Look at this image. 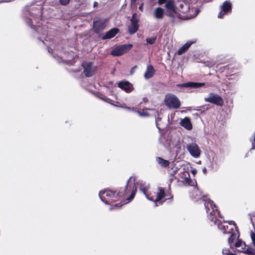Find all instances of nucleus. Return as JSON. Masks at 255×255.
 <instances>
[{
  "mask_svg": "<svg viewBox=\"0 0 255 255\" xmlns=\"http://www.w3.org/2000/svg\"><path fill=\"white\" fill-rule=\"evenodd\" d=\"M135 181V178L130 176L127 181L126 185L119 189L118 192L119 200L123 199L128 203L134 198L137 191Z\"/></svg>",
  "mask_w": 255,
  "mask_h": 255,
  "instance_id": "1",
  "label": "nucleus"
},
{
  "mask_svg": "<svg viewBox=\"0 0 255 255\" xmlns=\"http://www.w3.org/2000/svg\"><path fill=\"white\" fill-rule=\"evenodd\" d=\"M99 195L101 200L107 204H110L111 203L120 200L118 192L111 189H107L100 191Z\"/></svg>",
  "mask_w": 255,
  "mask_h": 255,
  "instance_id": "2",
  "label": "nucleus"
},
{
  "mask_svg": "<svg viewBox=\"0 0 255 255\" xmlns=\"http://www.w3.org/2000/svg\"><path fill=\"white\" fill-rule=\"evenodd\" d=\"M164 103L169 109H178L181 106L178 98L175 95L171 94H168L165 96Z\"/></svg>",
  "mask_w": 255,
  "mask_h": 255,
  "instance_id": "3",
  "label": "nucleus"
},
{
  "mask_svg": "<svg viewBox=\"0 0 255 255\" xmlns=\"http://www.w3.org/2000/svg\"><path fill=\"white\" fill-rule=\"evenodd\" d=\"M178 9L179 12L183 14H186L184 17V19H188L191 18L193 15L191 12L194 10L193 7L190 8L189 3L182 1L181 2L178 7Z\"/></svg>",
  "mask_w": 255,
  "mask_h": 255,
  "instance_id": "4",
  "label": "nucleus"
},
{
  "mask_svg": "<svg viewBox=\"0 0 255 255\" xmlns=\"http://www.w3.org/2000/svg\"><path fill=\"white\" fill-rule=\"evenodd\" d=\"M131 44H126L118 46L111 51V54L114 56H119L128 52L132 47Z\"/></svg>",
  "mask_w": 255,
  "mask_h": 255,
  "instance_id": "5",
  "label": "nucleus"
},
{
  "mask_svg": "<svg viewBox=\"0 0 255 255\" xmlns=\"http://www.w3.org/2000/svg\"><path fill=\"white\" fill-rule=\"evenodd\" d=\"M204 101L220 107H222L224 103V100L222 97L214 93H210L209 97L205 98Z\"/></svg>",
  "mask_w": 255,
  "mask_h": 255,
  "instance_id": "6",
  "label": "nucleus"
},
{
  "mask_svg": "<svg viewBox=\"0 0 255 255\" xmlns=\"http://www.w3.org/2000/svg\"><path fill=\"white\" fill-rule=\"evenodd\" d=\"M130 21V24L128 28V33L130 34H133L137 32L139 28V19L136 13H133Z\"/></svg>",
  "mask_w": 255,
  "mask_h": 255,
  "instance_id": "7",
  "label": "nucleus"
},
{
  "mask_svg": "<svg viewBox=\"0 0 255 255\" xmlns=\"http://www.w3.org/2000/svg\"><path fill=\"white\" fill-rule=\"evenodd\" d=\"M220 8L221 11L218 15V17L219 18H223L225 15L232 12V4L230 0H226L222 3Z\"/></svg>",
  "mask_w": 255,
  "mask_h": 255,
  "instance_id": "8",
  "label": "nucleus"
},
{
  "mask_svg": "<svg viewBox=\"0 0 255 255\" xmlns=\"http://www.w3.org/2000/svg\"><path fill=\"white\" fill-rule=\"evenodd\" d=\"M82 66L84 69L83 72L87 77H92L97 70V67H93L91 62H83Z\"/></svg>",
  "mask_w": 255,
  "mask_h": 255,
  "instance_id": "9",
  "label": "nucleus"
},
{
  "mask_svg": "<svg viewBox=\"0 0 255 255\" xmlns=\"http://www.w3.org/2000/svg\"><path fill=\"white\" fill-rule=\"evenodd\" d=\"M186 148L193 157L198 158L200 156L201 150L196 143H191L187 144Z\"/></svg>",
  "mask_w": 255,
  "mask_h": 255,
  "instance_id": "10",
  "label": "nucleus"
},
{
  "mask_svg": "<svg viewBox=\"0 0 255 255\" xmlns=\"http://www.w3.org/2000/svg\"><path fill=\"white\" fill-rule=\"evenodd\" d=\"M165 195V190L163 188L159 187L158 188V191L156 193V196L154 197L151 196V198H150V200L152 201L155 203L159 202L162 203L163 201H161Z\"/></svg>",
  "mask_w": 255,
  "mask_h": 255,
  "instance_id": "11",
  "label": "nucleus"
},
{
  "mask_svg": "<svg viewBox=\"0 0 255 255\" xmlns=\"http://www.w3.org/2000/svg\"><path fill=\"white\" fill-rule=\"evenodd\" d=\"M205 83H198V82H189L183 84H180L177 85V87L180 88H198L199 87H203L205 86Z\"/></svg>",
  "mask_w": 255,
  "mask_h": 255,
  "instance_id": "12",
  "label": "nucleus"
},
{
  "mask_svg": "<svg viewBox=\"0 0 255 255\" xmlns=\"http://www.w3.org/2000/svg\"><path fill=\"white\" fill-rule=\"evenodd\" d=\"M204 205L207 213L209 212L210 209L209 207V205L210 206L211 208L212 209V211L211 212H213L214 213H217L218 214H220V211L218 210L217 207L216 206L215 203L211 200H208L205 202Z\"/></svg>",
  "mask_w": 255,
  "mask_h": 255,
  "instance_id": "13",
  "label": "nucleus"
},
{
  "mask_svg": "<svg viewBox=\"0 0 255 255\" xmlns=\"http://www.w3.org/2000/svg\"><path fill=\"white\" fill-rule=\"evenodd\" d=\"M118 87L128 93L132 90V85L128 81L119 82Z\"/></svg>",
  "mask_w": 255,
  "mask_h": 255,
  "instance_id": "14",
  "label": "nucleus"
},
{
  "mask_svg": "<svg viewBox=\"0 0 255 255\" xmlns=\"http://www.w3.org/2000/svg\"><path fill=\"white\" fill-rule=\"evenodd\" d=\"M119 32L117 28H113L108 31L105 35L102 37L103 40L111 39L115 36Z\"/></svg>",
  "mask_w": 255,
  "mask_h": 255,
  "instance_id": "15",
  "label": "nucleus"
},
{
  "mask_svg": "<svg viewBox=\"0 0 255 255\" xmlns=\"http://www.w3.org/2000/svg\"><path fill=\"white\" fill-rule=\"evenodd\" d=\"M155 74V70L151 65L147 66L145 72L144 74V77L146 79H149L152 77Z\"/></svg>",
  "mask_w": 255,
  "mask_h": 255,
  "instance_id": "16",
  "label": "nucleus"
},
{
  "mask_svg": "<svg viewBox=\"0 0 255 255\" xmlns=\"http://www.w3.org/2000/svg\"><path fill=\"white\" fill-rule=\"evenodd\" d=\"M218 228L223 232L224 234H230L235 231V229L229 225L223 224L221 222L218 223Z\"/></svg>",
  "mask_w": 255,
  "mask_h": 255,
  "instance_id": "17",
  "label": "nucleus"
},
{
  "mask_svg": "<svg viewBox=\"0 0 255 255\" xmlns=\"http://www.w3.org/2000/svg\"><path fill=\"white\" fill-rule=\"evenodd\" d=\"M229 234H230V237L228 238V243L230 245V246H232V244L235 242V241L236 239H238L240 237V234L239 230H237V231H236L235 230L234 231L230 233Z\"/></svg>",
  "mask_w": 255,
  "mask_h": 255,
  "instance_id": "18",
  "label": "nucleus"
},
{
  "mask_svg": "<svg viewBox=\"0 0 255 255\" xmlns=\"http://www.w3.org/2000/svg\"><path fill=\"white\" fill-rule=\"evenodd\" d=\"M180 124L187 130H191L192 128V125L190 121V119L188 117H185L181 120Z\"/></svg>",
  "mask_w": 255,
  "mask_h": 255,
  "instance_id": "19",
  "label": "nucleus"
},
{
  "mask_svg": "<svg viewBox=\"0 0 255 255\" xmlns=\"http://www.w3.org/2000/svg\"><path fill=\"white\" fill-rule=\"evenodd\" d=\"M105 25L104 23L100 21L94 22V29L96 33H100L105 28Z\"/></svg>",
  "mask_w": 255,
  "mask_h": 255,
  "instance_id": "20",
  "label": "nucleus"
},
{
  "mask_svg": "<svg viewBox=\"0 0 255 255\" xmlns=\"http://www.w3.org/2000/svg\"><path fill=\"white\" fill-rule=\"evenodd\" d=\"M164 9L160 7H156L154 10V16L156 18L162 19L164 17Z\"/></svg>",
  "mask_w": 255,
  "mask_h": 255,
  "instance_id": "21",
  "label": "nucleus"
},
{
  "mask_svg": "<svg viewBox=\"0 0 255 255\" xmlns=\"http://www.w3.org/2000/svg\"><path fill=\"white\" fill-rule=\"evenodd\" d=\"M193 42L188 41L184 44L177 51V53L178 55H181L185 52L187 49L190 47Z\"/></svg>",
  "mask_w": 255,
  "mask_h": 255,
  "instance_id": "22",
  "label": "nucleus"
},
{
  "mask_svg": "<svg viewBox=\"0 0 255 255\" xmlns=\"http://www.w3.org/2000/svg\"><path fill=\"white\" fill-rule=\"evenodd\" d=\"M156 161L162 167L166 168L169 166L170 164V162L168 160H165L160 157H156Z\"/></svg>",
  "mask_w": 255,
  "mask_h": 255,
  "instance_id": "23",
  "label": "nucleus"
},
{
  "mask_svg": "<svg viewBox=\"0 0 255 255\" xmlns=\"http://www.w3.org/2000/svg\"><path fill=\"white\" fill-rule=\"evenodd\" d=\"M165 7L167 10H170L173 12H176V7L175 6L174 1L172 0H168L166 3Z\"/></svg>",
  "mask_w": 255,
  "mask_h": 255,
  "instance_id": "24",
  "label": "nucleus"
},
{
  "mask_svg": "<svg viewBox=\"0 0 255 255\" xmlns=\"http://www.w3.org/2000/svg\"><path fill=\"white\" fill-rule=\"evenodd\" d=\"M238 251L250 255H255V251L252 248L248 247L247 249L242 248L241 250H238Z\"/></svg>",
  "mask_w": 255,
  "mask_h": 255,
  "instance_id": "25",
  "label": "nucleus"
},
{
  "mask_svg": "<svg viewBox=\"0 0 255 255\" xmlns=\"http://www.w3.org/2000/svg\"><path fill=\"white\" fill-rule=\"evenodd\" d=\"M165 197L166 198L163 201V202L165 201V200H170V201H172L173 200V196L171 194L170 185H169L168 190H167V192L165 193Z\"/></svg>",
  "mask_w": 255,
  "mask_h": 255,
  "instance_id": "26",
  "label": "nucleus"
},
{
  "mask_svg": "<svg viewBox=\"0 0 255 255\" xmlns=\"http://www.w3.org/2000/svg\"><path fill=\"white\" fill-rule=\"evenodd\" d=\"M217 213H214L213 212L210 213L209 219L211 221L213 222L215 224H218V221L220 222L219 220H218L216 214Z\"/></svg>",
  "mask_w": 255,
  "mask_h": 255,
  "instance_id": "27",
  "label": "nucleus"
},
{
  "mask_svg": "<svg viewBox=\"0 0 255 255\" xmlns=\"http://www.w3.org/2000/svg\"><path fill=\"white\" fill-rule=\"evenodd\" d=\"M140 190L142 191V192H143V193L145 195V196H146V197L150 200V198H151V196H150L151 194L149 193L148 192V190L144 187V188H141Z\"/></svg>",
  "mask_w": 255,
  "mask_h": 255,
  "instance_id": "28",
  "label": "nucleus"
},
{
  "mask_svg": "<svg viewBox=\"0 0 255 255\" xmlns=\"http://www.w3.org/2000/svg\"><path fill=\"white\" fill-rule=\"evenodd\" d=\"M244 246V247L246 246L245 243H244L241 240H240L239 239H237V241L236 242L235 244V246L236 248H239Z\"/></svg>",
  "mask_w": 255,
  "mask_h": 255,
  "instance_id": "29",
  "label": "nucleus"
},
{
  "mask_svg": "<svg viewBox=\"0 0 255 255\" xmlns=\"http://www.w3.org/2000/svg\"><path fill=\"white\" fill-rule=\"evenodd\" d=\"M156 40V37H152L150 38H147L146 39V41L148 44H153L155 42Z\"/></svg>",
  "mask_w": 255,
  "mask_h": 255,
  "instance_id": "30",
  "label": "nucleus"
},
{
  "mask_svg": "<svg viewBox=\"0 0 255 255\" xmlns=\"http://www.w3.org/2000/svg\"><path fill=\"white\" fill-rule=\"evenodd\" d=\"M227 222L228 223L229 226L230 227H232V228L235 229V230L236 231H237V230H239L237 226V224H236V223L234 221H228Z\"/></svg>",
  "mask_w": 255,
  "mask_h": 255,
  "instance_id": "31",
  "label": "nucleus"
},
{
  "mask_svg": "<svg viewBox=\"0 0 255 255\" xmlns=\"http://www.w3.org/2000/svg\"><path fill=\"white\" fill-rule=\"evenodd\" d=\"M122 206V205L121 203H117L111 206L110 210H112L115 209H120Z\"/></svg>",
  "mask_w": 255,
  "mask_h": 255,
  "instance_id": "32",
  "label": "nucleus"
},
{
  "mask_svg": "<svg viewBox=\"0 0 255 255\" xmlns=\"http://www.w3.org/2000/svg\"><path fill=\"white\" fill-rule=\"evenodd\" d=\"M251 237L252 240L253 244L254 247H255V233L253 232V231H251Z\"/></svg>",
  "mask_w": 255,
  "mask_h": 255,
  "instance_id": "33",
  "label": "nucleus"
},
{
  "mask_svg": "<svg viewBox=\"0 0 255 255\" xmlns=\"http://www.w3.org/2000/svg\"><path fill=\"white\" fill-rule=\"evenodd\" d=\"M70 0H59L60 3L63 5H66L70 2Z\"/></svg>",
  "mask_w": 255,
  "mask_h": 255,
  "instance_id": "34",
  "label": "nucleus"
},
{
  "mask_svg": "<svg viewBox=\"0 0 255 255\" xmlns=\"http://www.w3.org/2000/svg\"><path fill=\"white\" fill-rule=\"evenodd\" d=\"M137 113L138 115L141 117L148 116L149 115V114L147 112L138 111Z\"/></svg>",
  "mask_w": 255,
  "mask_h": 255,
  "instance_id": "35",
  "label": "nucleus"
},
{
  "mask_svg": "<svg viewBox=\"0 0 255 255\" xmlns=\"http://www.w3.org/2000/svg\"><path fill=\"white\" fill-rule=\"evenodd\" d=\"M199 11V9H194V10L193 12H195V13H192V14L193 15L192 18L195 17L198 14Z\"/></svg>",
  "mask_w": 255,
  "mask_h": 255,
  "instance_id": "36",
  "label": "nucleus"
},
{
  "mask_svg": "<svg viewBox=\"0 0 255 255\" xmlns=\"http://www.w3.org/2000/svg\"><path fill=\"white\" fill-rule=\"evenodd\" d=\"M166 1V0H158V3L160 5H162V4H164V3H165Z\"/></svg>",
  "mask_w": 255,
  "mask_h": 255,
  "instance_id": "37",
  "label": "nucleus"
},
{
  "mask_svg": "<svg viewBox=\"0 0 255 255\" xmlns=\"http://www.w3.org/2000/svg\"><path fill=\"white\" fill-rule=\"evenodd\" d=\"M191 173L193 175H195V174L197 173V170L195 169H192L191 170Z\"/></svg>",
  "mask_w": 255,
  "mask_h": 255,
  "instance_id": "38",
  "label": "nucleus"
},
{
  "mask_svg": "<svg viewBox=\"0 0 255 255\" xmlns=\"http://www.w3.org/2000/svg\"><path fill=\"white\" fill-rule=\"evenodd\" d=\"M139 9L141 11H143V3H142L139 6Z\"/></svg>",
  "mask_w": 255,
  "mask_h": 255,
  "instance_id": "39",
  "label": "nucleus"
},
{
  "mask_svg": "<svg viewBox=\"0 0 255 255\" xmlns=\"http://www.w3.org/2000/svg\"><path fill=\"white\" fill-rule=\"evenodd\" d=\"M142 101L144 103H147L148 101V99L147 98L144 97V98H143Z\"/></svg>",
  "mask_w": 255,
  "mask_h": 255,
  "instance_id": "40",
  "label": "nucleus"
},
{
  "mask_svg": "<svg viewBox=\"0 0 255 255\" xmlns=\"http://www.w3.org/2000/svg\"><path fill=\"white\" fill-rule=\"evenodd\" d=\"M202 171H203V172L205 174H206L207 173V169H206V167L203 168V169H202Z\"/></svg>",
  "mask_w": 255,
  "mask_h": 255,
  "instance_id": "41",
  "label": "nucleus"
},
{
  "mask_svg": "<svg viewBox=\"0 0 255 255\" xmlns=\"http://www.w3.org/2000/svg\"><path fill=\"white\" fill-rule=\"evenodd\" d=\"M98 2H97V1H95V2H94L93 6H94V7H96V6H98Z\"/></svg>",
  "mask_w": 255,
  "mask_h": 255,
  "instance_id": "42",
  "label": "nucleus"
},
{
  "mask_svg": "<svg viewBox=\"0 0 255 255\" xmlns=\"http://www.w3.org/2000/svg\"><path fill=\"white\" fill-rule=\"evenodd\" d=\"M131 1V4H133L135 3L136 0H130Z\"/></svg>",
  "mask_w": 255,
  "mask_h": 255,
  "instance_id": "43",
  "label": "nucleus"
},
{
  "mask_svg": "<svg viewBox=\"0 0 255 255\" xmlns=\"http://www.w3.org/2000/svg\"><path fill=\"white\" fill-rule=\"evenodd\" d=\"M9 1V0H2L0 2H8Z\"/></svg>",
  "mask_w": 255,
  "mask_h": 255,
  "instance_id": "44",
  "label": "nucleus"
},
{
  "mask_svg": "<svg viewBox=\"0 0 255 255\" xmlns=\"http://www.w3.org/2000/svg\"><path fill=\"white\" fill-rule=\"evenodd\" d=\"M168 15H169V16L172 17V16H173V14H172V13H171V14H170V13H169V14H168Z\"/></svg>",
  "mask_w": 255,
  "mask_h": 255,
  "instance_id": "45",
  "label": "nucleus"
},
{
  "mask_svg": "<svg viewBox=\"0 0 255 255\" xmlns=\"http://www.w3.org/2000/svg\"><path fill=\"white\" fill-rule=\"evenodd\" d=\"M144 109H145V110H148L147 108H144V109H143V110H144Z\"/></svg>",
  "mask_w": 255,
  "mask_h": 255,
  "instance_id": "46",
  "label": "nucleus"
}]
</instances>
